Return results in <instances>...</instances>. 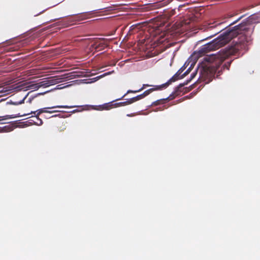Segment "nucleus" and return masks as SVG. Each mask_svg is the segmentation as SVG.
<instances>
[{
  "mask_svg": "<svg viewBox=\"0 0 260 260\" xmlns=\"http://www.w3.org/2000/svg\"><path fill=\"white\" fill-rule=\"evenodd\" d=\"M2 93H3V91L2 90H0V98L2 97L3 96L7 95V93L3 94Z\"/></svg>",
  "mask_w": 260,
  "mask_h": 260,
  "instance_id": "8",
  "label": "nucleus"
},
{
  "mask_svg": "<svg viewBox=\"0 0 260 260\" xmlns=\"http://www.w3.org/2000/svg\"><path fill=\"white\" fill-rule=\"evenodd\" d=\"M7 99H1V100H0V104L4 103V105H13L17 106V105L24 103V100H25V99H23L22 100H21L20 101H19L18 102H13L12 101H10L9 102H5V101Z\"/></svg>",
  "mask_w": 260,
  "mask_h": 260,
  "instance_id": "4",
  "label": "nucleus"
},
{
  "mask_svg": "<svg viewBox=\"0 0 260 260\" xmlns=\"http://www.w3.org/2000/svg\"><path fill=\"white\" fill-rule=\"evenodd\" d=\"M60 82L59 78H52L44 80L37 83L32 84L29 86L30 89L36 90L40 87H47L50 85H54Z\"/></svg>",
  "mask_w": 260,
  "mask_h": 260,
  "instance_id": "3",
  "label": "nucleus"
},
{
  "mask_svg": "<svg viewBox=\"0 0 260 260\" xmlns=\"http://www.w3.org/2000/svg\"><path fill=\"white\" fill-rule=\"evenodd\" d=\"M156 89V88H150L146 91H145L144 93H143V96H147L149 95V94L152 92L153 91L155 90Z\"/></svg>",
  "mask_w": 260,
  "mask_h": 260,
  "instance_id": "6",
  "label": "nucleus"
},
{
  "mask_svg": "<svg viewBox=\"0 0 260 260\" xmlns=\"http://www.w3.org/2000/svg\"><path fill=\"white\" fill-rule=\"evenodd\" d=\"M109 74V73H106V74L104 75V76H105V75H108Z\"/></svg>",
  "mask_w": 260,
  "mask_h": 260,
  "instance_id": "12",
  "label": "nucleus"
},
{
  "mask_svg": "<svg viewBox=\"0 0 260 260\" xmlns=\"http://www.w3.org/2000/svg\"><path fill=\"white\" fill-rule=\"evenodd\" d=\"M145 86H149V85H143L142 88L141 89H140L139 90H135V91L129 90V91H127V93H130V92H133V93L137 92H138V91H139L140 90H142L143 89H144Z\"/></svg>",
  "mask_w": 260,
  "mask_h": 260,
  "instance_id": "7",
  "label": "nucleus"
},
{
  "mask_svg": "<svg viewBox=\"0 0 260 260\" xmlns=\"http://www.w3.org/2000/svg\"><path fill=\"white\" fill-rule=\"evenodd\" d=\"M175 79L174 78H172L170 81H174Z\"/></svg>",
  "mask_w": 260,
  "mask_h": 260,
  "instance_id": "10",
  "label": "nucleus"
},
{
  "mask_svg": "<svg viewBox=\"0 0 260 260\" xmlns=\"http://www.w3.org/2000/svg\"><path fill=\"white\" fill-rule=\"evenodd\" d=\"M173 99H160L159 100H158L157 101L154 102L153 103L154 105H161L164 104L166 103L167 102L170 101V100H173Z\"/></svg>",
  "mask_w": 260,
  "mask_h": 260,
  "instance_id": "5",
  "label": "nucleus"
},
{
  "mask_svg": "<svg viewBox=\"0 0 260 260\" xmlns=\"http://www.w3.org/2000/svg\"><path fill=\"white\" fill-rule=\"evenodd\" d=\"M34 99H29V100L28 101V102L29 103H31V101L32 100H33Z\"/></svg>",
  "mask_w": 260,
  "mask_h": 260,
  "instance_id": "9",
  "label": "nucleus"
},
{
  "mask_svg": "<svg viewBox=\"0 0 260 260\" xmlns=\"http://www.w3.org/2000/svg\"><path fill=\"white\" fill-rule=\"evenodd\" d=\"M242 27V24L235 27L234 30L229 31L224 35L219 37L218 38L214 40L212 42H210L204 46L202 48V51L204 52H207L209 51L214 50L218 49L219 48L223 46L228 43L234 37L237 36L238 34V30H241Z\"/></svg>",
  "mask_w": 260,
  "mask_h": 260,
  "instance_id": "1",
  "label": "nucleus"
},
{
  "mask_svg": "<svg viewBox=\"0 0 260 260\" xmlns=\"http://www.w3.org/2000/svg\"><path fill=\"white\" fill-rule=\"evenodd\" d=\"M135 98H139V96H135Z\"/></svg>",
  "mask_w": 260,
  "mask_h": 260,
  "instance_id": "14",
  "label": "nucleus"
},
{
  "mask_svg": "<svg viewBox=\"0 0 260 260\" xmlns=\"http://www.w3.org/2000/svg\"><path fill=\"white\" fill-rule=\"evenodd\" d=\"M122 99H117L112 102L105 103L103 105L98 106V108H93L94 109L97 110H110L113 108H116L120 106H124L131 104L140 99H126L124 102H118V101Z\"/></svg>",
  "mask_w": 260,
  "mask_h": 260,
  "instance_id": "2",
  "label": "nucleus"
},
{
  "mask_svg": "<svg viewBox=\"0 0 260 260\" xmlns=\"http://www.w3.org/2000/svg\"><path fill=\"white\" fill-rule=\"evenodd\" d=\"M8 91H9V90H6L5 91V92H8Z\"/></svg>",
  "mask_w": 260,
  "mask_h": 260,
  "instance_id": "11",
  "label": "nucleus"
},
{
  "mask_svg": "<svg viewBox=\"0 0 260 260\" xmlns=\"http://www.w3.org/2000/svg\"><path fill=\"white\" fill-rule=\"evenodd\" d=\"M42 94V93H38V95H40V94Z\"/></svg>",
  "mask_w": 260,
  "mask_h": 260,
  "instance_id": "13",
  "label": "nucleus"
}]
</instances>
